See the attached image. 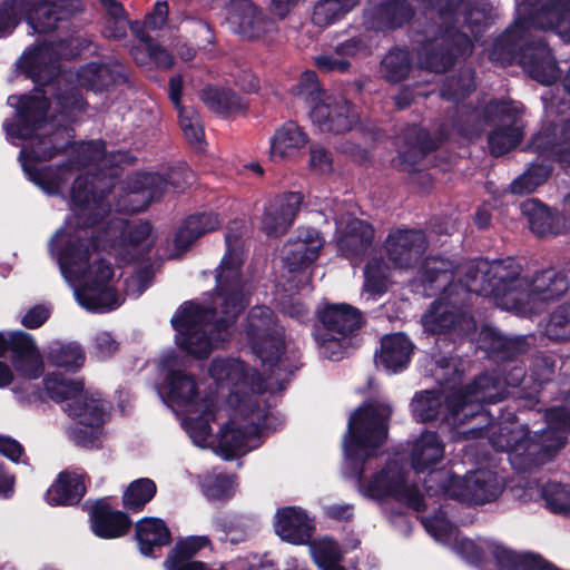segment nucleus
<instances>
[{
	"label": "nucleus",
	"mask_w": 570,
	"mask_h": 570,
	"mask_svg": "<svg viewBox=\"0 0 570 570\" xmlns=\"http://www.w3.org/2000/svg\"><path fill=\"white\" fill-rule=\"evenodd\" d=\"M99 185L98 178L76 176L70 193L72 216L51 237L50 254L79 305L104 313L120 306L122 297L114 285L115 271L99 247L109 246L127 261L148 253L157 236L149 223L122 218H112L97 236L89 230L109 213L105 189Z\"/></svg>",
	"instance_id": "nucleus-1"
},
{
	"label": "nucleus",
	"mask_w": 570,
	"mask_h": 570,
	"mask_svg": "<svg viewBox=\"0 0 570 570\" xmlns=\"http://www.w3.org/2000/svg\"><path fill=\"white\" fill-rule=\"evenodd\" d=\"M165 372L158 389L166 404L180 417L191 442L202 449H213L225 459L243 455L259 445L267 410L258 400L266 386L258 372L238 358H215L208 374L222 389L228 390L226 404L217 411L227 416L217 436L209 421L216 419L214 400L203 396L196 379L181 371L183 361L174 353L161 356Z\"/></svg>",
	"instance_id": "nucleus-2"
},
{
	"label": "nucleus",
	"mask_w": 570,
	"mask_h": 570,
	"mask_svg": "<svg viewBox=\"0 0 570 570\" xmlns=\"http://www.w3.org/2000/svg\"><path fill=\"white\" fill-rule=\"evenodd\" d=\"M244 242L226 235V253L216 271V293L206 305L185 303L171 318L177 345L197 358L207 357L230 337V326L246 304Z\"/></svg>",
	"instance_id": "nucleus-3"
},
{
	"label": "nucleus",
	"mask_w": 570,
	"mask_h": 570,
	"mask_svg": "<svg viewBox=\"0 0 570 570\" xmlns=\"http://www.w3.org/2000/svg\"><path fill=\"white\" fill-rule=\"evenodd\" d=\"M8 105L16 109V122L4 124L8 138L16 144H27L20 151V161L29 179L48 195H59L76 170L96 161H107L104 144L100 141L80 142L72 149V160L68 165L38 168V161L51 159L60 150L57 144L60 131L52 132L47 122L48 104L41 91L31 96H10Z\"/></svg>",
	"instance_id": "nucleus-4"
},
{
	"label": "nucleus",
	"mask_w": 570,
	"mask_h": 570,
	"mask_svg": "<svg viewBox=\"0 0 570 570\" xmlns=\"http://www.w3.org/2000/svg\"><path fill=\"white\" fill-rule=\"evenodd\" d=\"M474 273L469 288L489 297L497 306L521 315L540 312L543 305L568 289V279L554 269H547L533 279L521 275V267L512 259L489 262L479 259L465 267Z\"/></svg>",
	"instance_id": "nucleus-5"
},
{
	"label": "nucleus",
	"mask_w": 570,
	"mask_h": 570,
	"mask_svg": "<svg viewBox=\"0 0 570 570\" xmlns=\"http://www.w3.org/2000/svg\"><path fill=\"white\" fill-rule=\"evenodd\" d=\"M452 367L450 362L439 364L435 376L439 381L450 384L446 379L448 370ZM505 397V387L493 375L484 374L473 383L458 389L455 384L448 385L443 391H425L416 394L412 400V413L416 421L428 422L441 417L451 425H460L468 419L480 416L483 413V403L500 402Z\"/></svg>",
	"instance_id": "nucleus-6"
},
{
	"label": "nucleus",
	"mask_w": 570,
	"mask_h": 570,
	"mask_svg": "<svg viewBox=\"0 0 570 570\" xmlns=\"http://www.w3.org/2000/svg\"><path fill=\"white\" fill-rule=\"evenodd\" d=\"M474 263L476 261L456 265L441 257H430L423 263L422 283L431 289H442L443 294L422 317L425 331L441 333L453 327L461 331L471 328V318L458 307V303L464 301L466 293H473L469 284L475 274H466L465 267Z\"/></svg>",
	"instance_id": "nucleus-7"
},
{
	"label": "nucleus",
	"mask_w": 570,
	"mask_h": 570,
	"mask_svg": "<svg viewBox=\"0 0 570 570\" xmlns=\"http://www.w3.org/2000/svg\"><path fill=\"white\" fill-rule=\"evenodd\" d=\"M547 430L539 436L530 438L528 429L519 423L491 425L488 430L493 448L509 454L511 465L518 471L531 470L546 463L564 445L566 432L570 430V413L561 409L547 412Z\"/></svg>",
	"instance_id": "nucleus-8"
},
{
	"label": "nucleus",
	"mask_w": 570,
	"mask_h": 570,
	"mask_svg": "<svg viewBox=\"0 0 570 570\" xmlns=\"http://www.w3.org/2000/svg\"><path fill=\"white\" fill-rule=\"evenodd\" d=\"M48 395L65 402V412L78 424L72 431L73 440L83 446H97L102 435V425L109 419L110 404L95 389H85L81 381L52 373L45 379Z\"/></svg>",
	"instance_id": "nucleus-9"
},
{
	"label": "nucleus",
	"mask_w": 570,
	"mask_h": 570,
	"mask_svg": "<svg viewBox=\"0 0 570 570\" xmlns=\"http://www.w3.org/2000/svg\"><path fill=\"white\" fill-rule=\"evenodd\" d=\"M391 414L390 405L383 402L363 404L351 414L343 440L344 453L351 463L365 461L384 443Z\"/></svg>",
	"instance_id": "nucleus-10"
},
{
	"label": "nucleus",
	"mask_w": 570,
	"mask_h": 570,
	"mask_svg": "<svg viewBox=\"0 0 570 570\" xmlns=\"http://www.w3.org/2000/svg\"><path fill=\"white\" fill-rule=\"evenodd\" d=\"M362 495L382 501L393 498L420 511L428 507L425 498L419 489L409 482L403 466L396 459L390 460L381 470L368 479L360 481Z\"/></svg>",
	"instance_id": "nucleus-11"
},
{
	"label": "nucleus",
	"mask_w": 570,
	"mask_h": 570,
	"mask_svg": "<svg viewBox=\"0 0 570 570\" xmlns=\"http://www.w3.org/2000/svg\"><path fill=\"white\" fill-rule=\"evenodd\" d=\"M518 18L509 30V37L517 39L531 26L553 30L563 41L570 42V0H552L538 7L530 0L517 6Z\"/></svg>",
	"instance_id": "nucleus-12"
},
{
	"label": "nucleus",
	"mask_w": 570,
	"mask_h": 570,
	"mask_svg": "<svg viewBox=\"0 0 570 570\" xmlns=\"http://www.w3.org/2000/svg\"><path fill=\"white\" fill-rule=\"evenodd\" d=\"M244 336L253 352L265 363L277 362L285 348L284 332L271 308L253 307L244 324Z\"/></svg>",
	"instance_id": "nucleus-13"
},
{
	"label": "nucleus",
	"mask_w": 570,
	"mask_h": 570,
	"mask_svg": "<svg viewBox=\"0 0 570 570\" xmlns=\"http://www.w3.org/2000/svg\"><path fill=\"white\" fill-rule=\"evenodd\" d=\"M438 476L446 481L441 490L444 497L472 504L492 502L503 491L502 479L490 470H478L464 476L445 472Z\"/></svg>",
	"instance_id": "nucleus-14"
},
{
	"label": "nucleus",
	"mask_w": 570,
	"mask_h": 570,
	"mask_svg": "<svg viewBox=\"0 0 570 570\" xmlns=\"http://www.w3.org/2000/svg\"><path fill=\"white\" fill-rule=\"evenodd\" d=\"M519 112L520 106L517 102H491L487 106V121L495 125L489 134V146L494 156L508 153L520 142L522 125Z\"/></svg>",
	"instance_id": "nucleus-15"
},
{
	"label": "nucleus",
	"mask_w": 570,
	"mask_h": 570,
	"mask_svg": "<svg viewBox=\"0 0 570 570\" xmlns=\"http://www.w3.org/2000/svg\"><path fill=\"white\" fill-rule=\"evenodd\" d=\"M325 240L315 228H298L295 236L283 247L282 259L291 274H298V283L307 284L311 279L308 268L320 257Z\"/></svg>",
	"instance_id": "nucleus-16"
},
{
	"label": "nucleus",
	"mask_w": 570,
	"mask_h": 570,
	"mask_svg": "<svg viewBox=\"0 0 570 570\" xmlns=\"http://www.w3.org/2000/svg\"><path fill=\"white\" fill-rule=\"evenodd\" d=\"M444 443L435 432H423L412 444L411 449V464L415 473H428L429 481H426L425 491L426 497L431 498L442 490L446 481L438 476L440 473L446 471H435L434 468L444 459Z\"/></svg>",
	"instance_id": "nucleus-17"
},
{
	"label": "nucleus",
	"mask_w": 570,
	"mask_h": 570,
	"mask_svg": "<svg viewBox=\"0 0 570 570\" xmlns=\"http://www.w3.org/2000/svg\"><path fill=\"white\" fill-rule=\"evenodd\" d=\"M72 41H60L58 45L45 42L30 47L18 60V68L35 82H46L56 73V63L59 58H69L76 55L69 48Z\"/></svg>",
	"instance_id": "nucleus-18"
},
{
	"label": "nucleus",
	"mask_w": 570,
	"mask_h": 570,
	"mask_svg": "<svg viewBox=\"0 0 570 570\" xmlns=\"http://www.w3.org/2000/svg\"><path fill=\"white\" fill-rule=\"evenodd\" d=\"M13 353V367L23 380H36L43 373V362L32 336L24 332H0V356Z\"/></svg>",
	"instance_id": "nucleus-19"
},
{
	"label": "nucleus",
	"mask_w": 570,
	"mask_h": 570,
	"mask_svg": "<svg viewBox=\"0 0 570 570\" xmlns=\"http://www.w3.org/2000/svg\"><path fill=\"white\" fill-rule=\"evenodd\" d=\"M471 40L463 33L446 27L433 41L424 46L422 67L434 72H443L453 63L454 57L471 52Z\"/></svg>",
	"instance_id": "nucleus-20"
},
{
	"label": "nucleus",
	"mask_w": 570,
	"mask_h": 570,
	"mask_svg": "<svg viewBox=\"0 0 570 570\" xmlns=\"http://www.w3.org/2000/svg\"><path fill=\"white\" fill-rule=\"evenodd\" d=\"M227 22L243 38L262 39L275 31V22L250 0H232L227 6Z\"/></svg>",
	"instance_id": "nucleus-21"
},
{
	"label": "nucleus",
	"mask_w": 570,
	"mask_h": 570,
	"mask_svg": "<svg viewBox=\"0 0 570 570\" xmlns=\"http://www.w3.org/2000/svg\"><path fill=\"white\" fill-rule=\"evenodd\" d=\"M309 116L321 131L333 134L348 131L357 122L348 101L335 95H323L311 106Z\"/></svg>",
	"instance_id": "nucleus-22"
},
{
	"label": "nucleus",
	"mask_w": 570,
	"mask_h": 570,
	"mask_svg": "<svg viewBox=\"0 0 570 570\" xmlns=\"http://www.w3.org/2000/svg\"><path fill=\"white\" fill-rule=\"evenodd\" d=\"M168 183L157 174H136L128 178L120 199L118 210L137 213L146 209L159 199L167 190Z\"/></svg>",
	"instance_id": "nucleus-23"
},
{
	"label": "nucleus",
	"mask_w": 570,
	"mask_h": 570,
	"mask_svg": "<svg viewBox=\"0 0 570 570\" xmlns=\"http://www.w3.org/2000/svg\"><path fill=\"white\" fill-rule=\"evenodd\" d=\"M314 528V519L302 508L285 507L275 513V533L284 542L295 546L307 544Z\"/></svg>",
	"instance_id": "nucleus-24"
},
{
	"label": "nucleus",
	"mask_w": 570,
	"mask_h": 570,
	"mask_svg": "<svg viewBox=\"0 0 570 570\" xmlns=\"http://www.w3.org/2000/svg\"><path fill=\"white\" fill-rule=\"evenodd\" d=\"M302 196L287 193L271 199L264 209L263 229L271 236H281L292 226L301 207Z\"/></svg>",
	"instance_id": "nucleus-25"
},
{
	"label": "nucleus",
	"mask_w": 570,
	"mask_h": 570,
	"mask_svg": "<svg viewBox=\"0 0 570 570\" xmlns=\"http://www.w3.org/2000/svg\"><path fill=\"white\" fill-rule=\"evenodd\" d=\"M24 14L35 32L46 33L68 19L72 12L68 0H26Z\"/></svg>",
	"instance_id": "nucleus-26"
},
{
	"label": "nucleus",
	"mask_w": 570,
	"mask_h": 570,
	"mask_svg": "<svg viewBox=\"0 0 570 570\" xmlns=\"http://www.w3.org/2000/svg\"><path fill=\"white\" fill-rule=\"evenodd\" d=\"M425 246V236L419 230H395L385 242L390 261L399 267L411 266L421 257Z\"/></svg>",
	"instance_id": "nucleus-27"
},
{
	"label": "nucleus",
	"mask_w": 570,
	"mask_h": 570,
	"mask_svg": "<svg viewBox=\"0 0 570 570\" xmlns=\"http://www.w3.org/2000/svg\"><path fill=\"white\" fill-rule=\"evenodd\" d=\"M336 226L342 236L337 240L340 252L353 258L363 255L373 239L372 227L363 220L344 217L336 218Z\"/></svg>",
	"instance_id": "nucleus-28"
},
{
	"label": "nucleus",
	"mask_w": 570,
	"mask_h": 570,
	"mask_svg": "<svg viewBox=\"0 0 570 570\" xmlns=\"http://www.w3.org/2000/svg\"><path fill=\"white\" fill-rule=\"evenodd\" d=\"M86 492L83 474L77 470H66L58 474L56 481L45 493L48 504L72 505L78 503Z\"/></svg>",
	"instance_id": "nucleus-29"
},
{
	"label": "nucleus",
	"mask_w": 570,
	"mask_h": 570,
	"mask_svg": "<svg viewBox=\"0 0 570 570\" xmlns=\"http://www.w3.org/2000/svg\"><path fill=\"white\" fill-rule=\"evenodd\" d=\"M412 352L413 344L403 333L386 335L382 338L376 364L387 372L396 373L409 365Z\"/></svg>",
	"instance_id": "nucleus-30"
},
{
	"label": "nucleus",
	"mask_w": 570,
	"mask_h": 570,
	"mask_svg": "<svg viewBox=\"0 0 570 570\" xmlns=\"http://www.w3.org/2000/svg\"><path fill=\"white\" fill-rule=\"evenodd\" d=\"M298 0H273L276 13L283 18ZM358 4V0H320L314 8L313 21L327 26L342 19Z\"/></svg>",
	"instance_id": "nucleus-31"
},
{
	"label": "nucleus",
	"mask_w": 570,
	"mask_h": 570,
	"mask_svg": "<svg viewBox=\"0 0 570 570\" xmlns=\"http://www.w3.org/2000/svg\"><path fill=\"white\" fill-rule=\"evenodd\" d=\"M491 12L490 0H461L454 8H448L441 12L444 23L452 20L455 23H466L472 32H479L480 28L487 26Z\"/></svg>",
	"instance_id": "nucleus-32"
},
{
	"label": "nucleus",
	"mask_w": 570,
	"mask_h": 570,
	"mask_svg": "<svg viewBox=\"0 0 570 570\" xmlns=\"http://www.w3.org/2000/svg\"><path fill=\"white\" fill-rule=\"evenodd\" d=\"M521 63L529 75L541 83L549 85L559 76L551 52L543 43L525 48L521 55Z\"/></svg>",
	"instance_id": "nucleus-33"
},
{
	"label": "nucleus",
	"mask_w": 570,
	"mask_h": 570,
	"mask_svg": "<svg viewBox=\"0 0 570 570\" xmlns=\"http://www.w3.org/2000/svg\"><path fill=\"white\" fill-rule=\"evenodd\" d=\"M321 321L328 335L346 337L361 324L360 312L348 304H331L321 312Z\"/></svg>",
	"instance_id": "nucleus-34"
},
{
	"label": "nucleus",
	"mask_w": 570,
	"mask_h": 570,
	"mask_svg": "<svg viewBox=\"0 0 570 570\" xmlns=\"http://www.w3.org/2000/svg\"><path fill=\"white\" fill-rule=\"evenodd\" d=\"M307 144V136L301 127L293 121L281 126L271 140V158L279 161L293 157Z\"/></svg>",
	"instance_id": "nucleus-35"
},
{
	"label": "nucleus",
	"mask_w": 570,
	"mask_h": 570,
	"mask_svg": "<svg viewBox=\"0 0 570 570\" xmlns=\"http://www.w3.org/2000/svg\"><path fill=\"white\" fill-rule=\"evenodd\" d=\"M136 540L144 556H151L154 548L163 547L170 540L166 523L158 518L146 517L136 523Z\"/></svg>",
	"instance_id": "nucleus-36"
},
{
	"label": "nucleus",
	"mask_w": 570,
	"mask_h": 570,
	"mask_svg": "<svg viewBox=\"0 0 570 570\" xmlns=\"http://www.w3.org/2000/svg\"><path fill=\"white\" fill-rule=\"evenodd\" d=\"M130 520L120 511H109L96 507L91 513V529L94 533L102 539H114L126 533Z\"/></svg>",
	"instance_id": "nucleus-37"
},
{
	"label": "nucleus",
	"mask_w": 570,
	"mask_h": 570,
	"mask_svg": "<svg viewBox=\"0 0 570 570\" xmlns=\"http://www.w3.org/2000/svg\"><path fill=\"white\" fill-rule=\"evenodd\" d=\"M122 77L119 65L114 67L95 62L82 67L77 73L78 85L92 90H102Z\"/></svg>",
	"instance_id": "nucleus-38"
},
{
	"label": "nucleus",
	"mask_w": 570,
	"mask_h": 570,
	"mask_svg": "<svg viewBox=\"0 0 570 570\" xmlns=\"http://www.w3.org/2000/svg\"><path fill=\"white\" fill-rule=\"evenodd\" d=\"M529 214L531 230L538 236L558 235L567 230V219L557 213H552L543 205L533 204Z\"/></svg>",
	"instance_id": "nucleus-39"
},
{
	"label": "nucleus",
	"mask_w": 570,
	"mask_h": 570,
	"mask_svg": "<svg viewBox=\"0 0 570 570\" xmlns=\"http://www.w3.org/2000/svg\"><path fill=\"white\" fill-rule=\"evenodd\" d=\"M237 489V480L232 474L212 472L202 480V491L212 501H222L234 495Z\"/></svg>",
	"instance_id": "nucleus-40"
},
{
	"label": "nucleus",
	"mask_w": 570,
	"mask_h": 570,
	"mask_svg": "<svg viewBox=\"0 0 570 570\" xmlns=\"http://www.w3.org/2000/svg\"><path fill=\"white\" fill-rule=\"evenodd\" d=\"M100 2L107 12L102 35L112 40L122 39L129 26L134 29V24H130L126 18L122 6L116 0H100Z\"/></svg>",
	"instance_id": "nucleus-41"
},
{
	"label": "nucleus",
	"mask_w": 570,
	"mask_h": 570,
	"mask_svg": "<svg viewBox=\"0 0 570 570\" xmlns=\"http://www.w3.org/2000/svg\"><path fill=\"white\" fill-rule=\"evenodd\" d=\"M202 100L210 110L217 114L233 112L243 108L240 98L225 88H205Z\"/></svg>",
	"instance_id": "nucleus-42"
},
{
	"label": "nucleus",
	"mask_w": 570,
	"mask_h": 570,
	"mask_svg": "<svg viewBox=\"0 0 570 570\" xmlns=\"http://www.w3.org/2000/svg\"><path fill=\"white\" fill-rule=\"evenodd\" d=\"M49 360L56 366L75 371L82 366L85 362L83 352L77 343H55L49 351Z\"/></svg>",
	"instance_id": "nucleus-43"
},
{
	"label": "nucleus",
	"mask_w": 570,
	"mask_h": 570,
	"mask_svg": "<svg viewBox=\"0 0 570 570\" xmlns=\"http://www.w3.org/2000/svg\"><path fill=\"white\" fill-rule=\"evenodd\" d=\"M364 293L380 295L389 286L390 267L380 259L373 258L365 267Z\"/></svg>",
	"instance_id": "nucleus-44"
},
{
	"label": "nucleus",
	"mask_w": 570,
	"mask_h": 570,
	"mask_svg": "<svg viewBox=\"0 0 570 570\" xmlns=\"http://www.w3.org/2000/svg\"><path fill=\"white\" fill-rule=\"evenodd\" d=\"M156 494V484L150 479H138L131 482L124 493V504L127 509L139 511Z\"/></svg>",
	"instance_id": "nucleus-45"
},
{
	"label": "nucleus",
	"mask_w": 570,
	"mask_h": 570,
	"mask_svg": "<svg viewBox=\"0 0 570 570\" xmlns=\"http://www.w3.org/2000/svg\"><path fill=\"white\" fill-rule=\"evenodd\" d=\"M220 529L225 535V540L236 544L245 541L253 534L256 529V523L250 517L233 515L220 523Z\"/></svg>",
	"instance_id": "nucleus-46"
},
{
	"label": "nucleus",
	"mask_w": 570,
	"mask_h": 570,
	"mask_svg": "<svg viewBox=\"0 0 570 570\" xmlns=\"http://www.w3.org/2000/svg\"><path fill=\"white\" fill-rule=\"evenodd\" d=\"M312 559L320 568L333 567L338 564L342 551L338 546L330 538H321L308 542Z\"/></svg>",
	"instance_id": "nucleus-47"
},
{
	"label": "nucleus",
	"mask_w": 570,
	"mask_h": 570,
	"mask_svg": "<svg viewBox=\"0 0 570 570\" xmlns=\"http://www.w3.org/2000/svg\"><path fill=\"white\" fill-rule=\"evenodd\" d=\"M410 70L409 55L405 50L390 51L382 60V73L392 82L404 79Z\"/></svg>",
	"instance_id": "nucleus-48"
},
{
	"label": "nucleus",
	"mask_w": 570,
	"mask_h": 570,
	"mask_svg": "<svg viewBox=\"0 0 570 570\" xmlns=\"http://www.w3.org/2000/svg\"><path fill=\"white\" fill-rule=\"evenodd\" d=\"M550 175L544 165H532L523 175L513 180L510 188L513 194L524 195L534 191Z\"/></svg>",
	"instance_id": "nucleus-49"
},
{
	"label": "nucleus",
	"mask_w": 570,
	"mask_h": 570,
	"mask_svg": "<svg viewBox=\"0 0 570 570\" xmlns=\"http://www.w3.org/2000/svg\"><path fill=\"white\" fill-rule=\"evenodd\" d=\"M26 8V0H7L0 4V37L13 31L24 14Z\"/></svg>",
	"instance_id": "nucleus-50"
},
{
	"label": "nucleus",
	"mask_w": 570,
	"mask_h": 570,
	"mask_svg": "<svg viewBox=\"0 0 570 570\" xmlns=\"http://www.w3.org/2000/svg\"><path fill=\"white\" fill-rule=\"evenodd\" d=\"M119 347L120 342L112 333L99 331L91 338L90 353L95 358L106 361L116 355Z\"/></svg>",
	"instance_id": "nucleus-51"
},
{
	"label": "nucleus",
	"mask_w": 570,
	"mask_h": 570,
	"mask_svg": "<svg viewBox=\"0 0 570 570\" xmlns=\"http://www.w3.org/2000/svg\"><path fill=\"white\" fill-rule=\"evenodd\" d=\"M199 237L189 227L187 222L179 226L170 243L165 248V256L169 259L180 258Z\"/></svg>",
	"instance_id": "nucleus-52"
},
{
	"label": "nucleus",
	"mask_w": 570,
	"mask_h": 570,
	"mask_svg": "<svg viewBox=\"0 0 570 570\" xmlns=\"http://www.w3.org/2000/svg\"><path fill=\"white\" fill-rule=\"evenodd\" d=\"M546 332L552 340H570V302L552 313Z\"/></svg>",
	"instance_id": "nucleus-53"
},
{
	"label": "nucleus",
	"mask_w": 570,
	"mask_h": 570,
	"mask_svg": "<svg viewBox=\"0 0 570 570\" xmlns=\"http://www.w3.org/2000/svg\"><path fill=\"white\" fill-rule=\"evenodd\" d=\"M179 124L185 137L195 145H200L204 137L200 118L194 108H179Z\"/></svg>",
	"instance_id": "nucleus-54"
},
{
	"label": "nucleus",
	"mask_w": 570,
	"mask_h": 570,
	"mask_svg": "<svg viewBox=\"0 0 570 570\" xmlns=\"http://www.w3.org/2000/svg\"><path fill=\"white\" fill-rule=\"evenodd\" d=\"M548 507L557 513L570 512V487L560 483H549L543 489Z\"/></svg>",
	"instance_id": "nucleus-55"
},
{
	"label": "nucleus",
	"mask_w": 570,
	"mask_h": 570,
	"mask_svg": "<svg viewBox=\"0 0 570 570\" xmlns=\"http://www.w3.org/2000/svg\"><path fill=\"white\" fill-rule=\"evenodd\" d=\"M293 94L309 100L312 105L321 99L323 95H327L322 91L316 73L311 70H306L301 75L297 85L293 88Z\"/></svg>",
	"instance_id": "nucleus-56"
},
{
	"label": "nucleus",
	"mask_w": 570,
	"mask_h": 570,
	"mask_svg": "<svg viewBox=\"0 0 570 570\" xmlns=\"http://www.w3.org/2000/svg\"><path fill=\"white\" fill-rule=\"evenodd\" d=\"M381 14L392 27H397L411 18L412 10L405 0H384Z\"/></svg>",
	"instance_id": "nucleus-57"
},
{
	"label": "nucleus",
	"mask_w": 570,
	"mask_h": 570,
	"mask_svg": "<svg viewBox=\"0 0 570 570\" xmlns=\"http://www.w3.org/2000/svg\"><path fill=\"white\" fill-rule=\"evenodd\" d=\"M210 541L206 535H191L177 542L168 557L193 560V557L204 548L209 547Z\"/></svg>",
	"instance_id": "nucleus-58"
},
{
	"label": "nucleus",
	"mask_w": 570,
	"mask_h": 570,
	"mask_svg": "<svg viewBox=\"0 0 570 570\" xmlns=\"http://www.w3.org/2000/svg\"><path fill=\"white\" fill-rule=\"evenodd\" d=\"M153 276V269L148 266L136 271L125 281L126 294L134 297L139 296L149 286Z\"/></svg>",
	"instance_id": "nucleus-59"
},
{
	"label": "nucleus",
	"mask_w": 570,
	"mask_h": 570,
	"mask_svg": "<svg viewBox=\"0 0 570 570\" xmlns=\"http://www.w3.org/2000/svg\"><path fill=\"white\" fill-rule=\"evenodd\" d=\"M187 227H189L198 237L215 230L219 226V220L216 214L204 213L191 215L185 219Z\"/></svg>",
	"instance_id": "nucleus-60"
},
{
	"label": "nucleus",
	"mask_w": 570,
	"mask_h": 570,
	"mask_svg": "<svg viewBox=\"0 0 570 570\" xmlns=\"http://www.w3.org/2000/svg\"><path fill=\"white\" fill-rule=\"evenodd\" d=\"M314 63L320 70L324 72H344L350 68L347 57L337 56L336 48L334 49L333 52L316 56L314 58Z\"/></svg>",
	"instance_id": "nucleus-61"
},
{
	"label": "nucleus",
	"mask_w": 570,
	"mask_h": 570,
	"mask_svg": "<svg viewBox=\"0 0 570 570\" xmlns=\"http://www.w3.org/2000/svg\"><path fill=\"white\" fill-rule=\"evenodd\" d=\"M342 338L336 335H321L317 338L321 354L330 360L337 361L343 353Z\"/></svg>",
	"instance_id": "nucleus-62"
},
{
	"label": "nucleus",
	"mask_w": 570,
	"mask_h": 570,
	"mask_svg": "<svg viewBox=\"0 0 570 570\" xmlns=\"http://www.w3.org/2000/svg\"><path fill=\"white\" fill-rule=\"evenodd\" d=\"M309 166L313 171L320 175L331 173L332 157L323 147L314 146L311 148Z\"/></svg>",
	"instance_id": "nucleus-63"
},
{
	"label": "nucleus",
	"mask_w": 570,
	"mask_h": 570,
	"mask_svg": "<svg viewBox=\"0 0 570 570\" xmlns=\"http://www.w3.org/2000/svg\"><path fill=\"white\" fill-rule=\"evenodd\" d=\"M50 313L51 308L48 305H35L24 313L21 323L28 328H37L48 320Z\"/></svg>",
	"instance_id": "nucleus-64"
}]
</instances>
